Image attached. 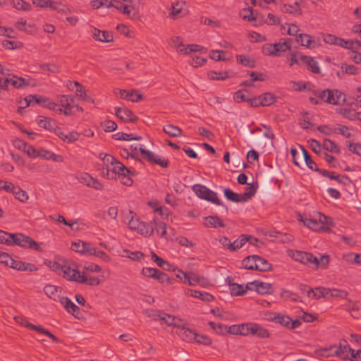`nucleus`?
Masks as SVG:
<instances>
[{"label":"nucleus","instance_id":"nucleus-60","mask_svg":"<svg viewBox=\"0 0 361 361\" xmlns=\"http://www.w3.org/2000/svg\"><path fill=\"white\" fill-rule=\"evenodd\" d=\"M171 45L176 49L177 52L179 53V50H182L185 48L181 39L178 36H174L171 38Z\"/></svg>","mask_w":361,"mask_h":361},{"label":"nucleus","instance_id":"nucleus-64","mask_svg":"<svg viewBox=\"0 0 361 361\" xmlns=\"http://www.w3.org/2000/svg\"><path fill=\"white\" fill-rule=\"evenodd\" d=\"M334 133H339L347 138H349L352 136V134L350 133L348 128L345 126L339 125L337 128L334 129Z\"/></svg>","mask_w":361,"mask_h":361},{"label":"nucleus","instance_id":"nucleus-21","mask_svg":"<svg viewBox=\"0 0 361 361\" xmlns=\"http://www.w3.org/2000/svg\"><path fill=\"white\" fill-rule=\"evenodd\" d=\"M185 2L183 1H177L172 4V11L171 12V15L174 18H180L185 15Z\"/></svg>","mask_w":361,"mask_h":361},{"label":"nucleus","instance_id":"nucleus-47","mask_svg":"<svg viewBox=\"0 0 361 361\" xmlns=\"http://www.w3.org/2000/svg\"><path fill=\"white\" fill-rule=\"evenodd\" d=\"M255 257H256V255H251V256H248V257H245L242 261V265L243 266V267L247 269H251V270L255 269V264L256 263Z\"/></svg>","mask_w":361,"mask_h":361},{"label":"nucleus","instance_id":"nucleus-45","mask_svg":"<svg viewBox=\"0 0 361 361\" xmlns=\"http://www.w3.org/2000/svg\"><path fill=\"white\" fill-rule=\"evenodd\" d=\"M49 7L51 9L56 11L59 13H61L66 14L70 12V9L68 8V6L63 4L61 2H54V1H51V5L49 6Z\"/></svg>","mask_w":361,"mask_h":361},{"label":"nucleus","instance_id":"nucleus-36","mask_svg":"<svg viewBox=\"0 0 361 361\" xmlns=\"http://www.w3.org/2000/svg\"><path fill=\"white\" fill-rule=\"evenodd\" d=\"M59 288L54 285H47L44 288V291L45 294L50 298L53 299L54 300H57L61 297L57 295Z\"/></svg>","mask_w":361,"mask_h":361},{"label":"nucleus","instance_id":"nucleus-59","mask_svg":"<svg viewBox=\"0 0 361 361\" xmlns=\"http://www.w3.org/2000/svg\"><path fill=\"white\" fill-rule=\"evenodd\" d=\"M209 78L211 80H224L228 78L227 73L226 72H214L211 71L208 74Z\"/></svg>","mask_w":361,"mask_h":361},{"label":"nucleus","instance_id":"nucleus-58","mask_svg":"<svg viewBox=\"0 0 361 361\" xmlns=\"http://www.w3.org/2000/svg\"><path fill=\"white\" fill-rule=\"evenodd\" d=\"M253 323H244L240 324L241 336H247L251 335Z\"/></svg>","mask_w":361,"mask_h":361},{"label":"nucleus","instance_id":"nucleus-42","mask_svg":"<svg viewBox=\"0 0 361 361\" xmlns=\"http://www.w3.org/2000/svg\"><path fill=\"white\" fill-rule=\"evenodd\" d=\"M152 260L155 262L158 267L165 269L169 270L171 265L169 262L157 255L154 252H152L151 255Z\"/></svg>","mask_w":361,"mask_h":361},{"label":"nucleus","instance_id":"nucleus-22","mask_svg":"<svg viewBox=\"0 0 361 361\" xmlns=\"http://www.w3.org/2000/svg\"><path fill=\"white\" fill-rule=\"evenodd\" d=\"M251 334L259 338H267L270 336L269 331L257 323H253Z\"/></svg>","mask_w":361,"mask_h":361},{"label":"nucleus","instance_id":"nucleus-3","mask_svg":"<svg viewBox=\"0 0 361 361\" xmlns=\"http://www.w3.org/2000/svg\"><path fill=\"white\" fill-rule=\"evenodd\" d=\"M192 190L200 198L211 202L216 205L224 206L226 210L228 211V207L224 205L222 202L218 198L216 193L206 186L195 184L192 186Z\"/></svg>","mask_w":361,"mask_h":361},{"label":"nucleus","instance_id":"nucleus-51","mask_svg":"<svg viewBox=\"0 0 361 361\" xmlns=\"http://www.w3.org/2000/svg\"><path fill=\"white\" fill-rule=\"evenodd\" d=\"M257 188L253 184H249L245 188V191L242 194L243 198H245V202L251 198L256 192Z\"/></svg>","mask_w":361,"mask_h":361},{"label":"nucleus","instance_id":"nucleus-52","mask_svg":"<svg viewBox=\"0 0 361 361\" xmlns=\"http://www.w3.org/2000/svg\"><path fill=\"white\" fill-rule=\"evenodd\" d=\"M13 194L15 197L22 202H25L29 198L27 193L18 187L13 191Z\"/></svg>","mask_w":361,"mask_h":361},{"label":"nucleus","instance_id":"nucleus-25","mask_svg":"<svg viewBox=\"0 0 361 361\" xmlns=\"http://www.w3.org/2000/svg\"><path fill=\"white\" fill-rule=\"evenodd\" d=\"M329 288H317L315 290L311 288L308 290V297L310 298L319 299L321 298H326L329 296Z\"/></svg>","mask_w":361,"mask_h":361},{"label":"nucleus","instance_id":"nucleus-26","mask_svg":"<svg viewBox=\"0 0 361 361\" xmlns=\"http://www.w3.org/2000/svg\"><path fill=\"white\" fill-rule=\"evenodd\" d=\"M59 301L64 308L72 314H75L79 310V307L67 297L60 298Z\"/></svg>","mask_w":361,"mask_h":361},{"label":"nucleus","instance_id":"nucleus-53","mask_svg":"<svg viewBox=\"0 0 361 361\" xmlns=\"http://www.w3.org/2000/svg\"><path fill=\"white\" fill-rule=\"evenodd\" d=\"M329 295L332 298H345L348 296V293L345 290L330 289L329 288Z\"/></svg>","mask_w":361,"mask_h":361},{"label":"nucleus","instance_id":"nucleus-39","mask_svg":"<svg viewBox=\"0 0 361 361\" xmlns=\"http://www.w3.org/2000/svg\"><path fill=\"white\" fill-rule=\"evenodd\" d=\"M272 321L276 323L280 324L281 325L286 328H289V325L290 324L291 322V319L288 316L278 314L272 318Z\"/></svg>","mask_w":361,"mask_h":361},{"label":"nucleus","instance_id":"nucleus-19","mask_svg":"<svg viewBox=\"0 0 361 361\" xmlns=\"http://www.w3.org/2000/svg\"><path fill=\"white\" fill-rule=\"evenodd\" d=\"M204 225L209 228H224V221L217 216H209L205 217Z\"/></svg>","mask_w":361,"mask_h":361},{"label":"nucleus","instance_id":"nucleus-14","mask_svg":"<svg viewBox=\"0 0 361 361\" xmlns=\"http://www.w3.org/2000/svg\"><path fill=\"white\" fill-rule=\"evenodd\" d=\"M92 35L95 40L102 42H110L114 39L111 32L105 30L102 31L97 28H94Z\"/></svg>","mask_w":361,"mask_h":361},{"label":"nucleus","instance_id":"nucleus-57","mask_svg":"<svg viewBox=\"0 0 361 361\" xmlns=\"http://www.w3.org/2000/svg\"><path fill=\"white\" fill-rule=\"evenodd\" d=\"M104 164L106 166V170L108 171L107 175L109 176V172L110 171V168L113 166V164L116 161V159L110 154H105L102 158Z\"/></svg>","mask_w":361,"mask_h":361},{"label":"nucleus","instance_id":"nucleus-50","mask_svg":"<svg viewBox=\"0 0 361 361\" xmlns=\"http://www.w3.org/2000/svg\"><path fill=\"white\" fill-rule=\"evenodd\" d=\"M194 342L204 345H210L212 343V339L209 336L203 334H199L197 333H196Z\"/></svg>","mask_w":361,"mask_h":361},{"label":"nucleus","instance_id":"nucleus-55","mask_svg":"<svg viewBox=\"0 0 361 361\" xmlns=\"http://www.w3.org/2000/svg\"><path fill=\"white\" fill-rule=\"evenodd\" d=\"M300 55H302L301 53L298 52H291L288 58L289 61V66H293L294 64H301L302 62L300 60Z\"/></svg>","mask_w":361,"mask_h":361},{"label":"nucleus","instance_id":"nucleus-1","mask_svg":"<svg viewBox=\"0 0 361 361\" xmlns=\"http://www.w3.org/2000/svg\"><path fill=\"white\" fill-rule=\"evenodd\" d=\"M26 106H29L32 102L54 111L59 114L71 116L73 114V99L67 95H61L57 102H54L44 96L29 95L25 98Z\"/></svg>","mask_w":361,"mask_h":361},{"label":"nucleus","instance_id":"nucleus-7","mask_svg":"<svg viewBox=\"0 0 361 361\" xmlns=\"http://www.w3.org/2000/svg\"><path fill=\"white\" fill-rule=\"evenodd\" d=\"M326 103L332 105H340L345 102V95L344 93L337 89H329L327 93Z\"/></svg>","mask_w":361,"mask_h":361},{"label":"nucleus","instance_id":"nucleus-31","mask_svg":"<svg viewBox=\"0 0 361 361\" xmlns=\"http://www.w3.org/2000/svg\"><path fill=\"white\" fill-rule=\"evenodd\" d=\"M77 282L79 283L87 284L90 286H97L100 283V280L97 277L89 276L83 274L78 276Z\"/></svg>","mask_w":361,"mask_h":361},{"label":"nucleus","instance_id":"nucleus-20","mask_svg":"<svg viewBox=\"0 0 361 361\" xmlns=\"http://www.w3.org/2000/svg\"><path fill=\"white\" fill-rule=\"evenodd\" d=\"M114 7L121 11L122 13L130 16L132 11L131 8L128 5L123 4L118 0H111L109 4L106 5V8Z\"/></svg>","mask_w":361,"mask_h":361},{"label":"nucleus","instance_id":"nucleus-63","mask_svg":"<svg viewBox=\"0 0 361 361\" xmlns=\"http://www.w3.org/2000/svg\"><path fill=\"white\" fill-rule=\"evenodd\" d=\"M348 147L349 151L361 157V144L348 142Z\"/></svg>","mask_w":361,"mask_h":361},{"label":"nucleus","instance_id":"nucleus-10","mask_svg":"<svg viewBox=\"0 0 361 361\" xmlns=\"http://www.w3.org/2000/svg\"><path fill=\"white\" fill-rule=\"evenodd\" d=\"M350 349V346L347 343V341L345 339H342L339 342V346H332L330 350H334L332 353V355H335L337 357H340L342 359L345 360L348 357V350Z\"/></svg>","mask_w":361,"mask_h":361},{"label":"nucleus","instance_id":"nucleus-34","mask_svg":"<svg viewBox=\"0 0 361 361\" xmlns=\"http://www.w3.org/2000/svg\"><path fill=\"white\" fill-rule=\"evenodd\" d=\"M283 11L298 16H300L302 14L300 4L298 1H295L293 4H284Z\"/></svg>","mask_w":361,"mask_h":361},{"label":"nucleus","instance_id":"nucleus-16","mask_svg":"<svg viewBox=\"0 0 361 361\" xmlns=\"http://www.w3.org/2000/svg\"><path fill=\"white\" fill-rule=\"evenodd\" d=\"M296 42L301 46L309 49L314 48L317 46V42L311 35L307 34H299V36L296 38Z\"/></svg>","mask_w":361,"mask_h":361},{"label":"nucleus","instance_id":"nucleus-24","mask_svg":"<svg viewBox=\"0 0 361 361\" xmlns=\"http://www.w3.org/2000/svg\"><path fill=\"white\" fill-rule=\"evenodd\" d=\"M318 172L323 176L327 177L331 180H335L340 183H345L343 181L344 179L348 180V178L347 176H345V175L341 176V175L336 174L335 172L329 171L325 169H319V171H318Z\"/></svg>","mask_w":361,"mask_h":361},{"label":"nucleus","instance_id":"nucleus-46","mask_svg":"<svg viewBox=\"0 0 361 361\" xmlns=\"http://www.w3.org/2000/svg\"><path fill=\"white\" fill-rule=\"evenodd\" d=\"M32 330L36 331L40 334H43L46 336H47L49 338H50L54 342L58 343L59 342V338L54 336L53 334H51L50 331L47 330L46 329L43 328L41 326H32Z\"/></svg>","mask_w":361,"mask_h":361},{"label":"nucleus","instance_id":"nucleus-30","mask_svg":"<svg viewBox=\"0 0 361 361\" xmlns=\"http://www.w3.org/2000/svg\"><path fill=\"white\" fill-rule=\"evenodd\" d=\"M178 335L180 336L182 340L192 343L194 342V340L195 338L196 332L189 328H187L185 326L180 332L178 334Z\"/></svg>","mask_w":361,"mask_h":361},{"label":"nucleus","instance_id":"nucleus-18","mask_svg":"<svg viewBox=\"0 0 361 361\" xmlns=\"http://www.w3.org/2000/svg\"><path fill=\"white\" fill-rule=\"evenodd\" d=\"M186 294L204 302H210L214 299V297L207 292H202L195 290L189 289L187 290Z\"/></svg>","mask_w":361,"mask_h":361},{"label":"nucleus","instance_id":"nucleus-4","mask_svg":"<svg viewBox=\"0 0 361 361\" xmlns=\"http://www.w3.org/2000/svg\"><path fill=\"white\" fill-rule=\"evenodd\" d=\"M11 245H16L23 247H29L35 250H39V245L31 238L23 233L9 234Z\"/></svg>","mask_w":361,"mask_h":361},{"label":"nucleus","instance_id":"nucleus-38","mask_svg":"<svg viewBox=\"0 0 361 361\" xmlns=\"http://www.w3.org/2000/svg\"><path fill=\"white\" fill-rule=\"evenodd\" d=\"M304 159L305 161V163L307 166L312 171H319V169L317 167V165L316 163L312 159L311 156L308 153V152L304 148L301 147Z\"/></svg>","mask_w":361,"mask_h":361},{"label":"nucleus","instance_id":"nucleus-40","mask_svg":"<svg viewBox=\"0 0 361 361\" xmlns=\"http://www.w3.org/2000/svg\"><path fill=\"white\" fill-rule=\"evenodd\" d=\"M262 106H268L276 102V97L270 92H266L260 95Z\"/></svg>","mask_w":361,"mask_h":361},{"label":"nucleus","instance_id":"nucleus-23","mask_svg":"<svg viewBox=\"0 0 361 361\" xmlns=\"http://www.w3.org/2000/svg\"><path fill=\"white\" fill-rule=\"evenodd\" d=\"M136 231L139 234L145 237L152 235L154 233V226L152 225V221L150 223L141 221L139 224V228Z\"/></svg>","mask_w":361,"mask_h":361},{"label":"nucleus","instance_id":"nucleus-8","mask_svg":"<svg viewBox=\"0 0 361 361\" xmlns=\"http://www.w3.org/2000/svg\"><path fill=\"white\" fill-rule=\"evenodd\" d=\"M116 116L124 122L135 123L138 118L133 113V111L127 108L116 107Z\"/></svg>","mask_w":361,"mask_h":361},{"label":"nucleus","instance_id":"nucleus-48","mask_svg":"<svg viewBox=\"0 0 361 361\" xmlns=\"http://www.w3.org/2000/svg\"><path fill=\"white\" fill-rule=\"evenodd\" d=\"M114 137H115V139L119 140H140L142 139L140 136L134 137L133 134H128L125 133H118L114 135Z\"/></svg>","mask_w":361,"mask_h":361},{"label":"nucleus","instance_id":"nucleus-54","mask_svg":"<svg viewBox=\"0 0 361 361\" xmlns=\"http://www.w3.org/2000/svg\"><path fill=\"white\" fill-rule=\"evenodd\" d=\"M155 279H157L161 283H171V279L169 275L166 273H164L158 269L157 274H156Z\"/></svg>","mask_w":361,"mask_h":361},{"label":"nucleus","instance_id":"nucleus-43","mask_svg":"<svg viewBox=\"0 0 361 361\" xmlns=\"http://www.w3.org/2000/svg\"><path fill=\"white\" fill-rule=\"evenodd\" d=\"M250 238V236L241 235L238 239L232 243L231 251H234L242 247L246 242L249 241Z\"/></svg>","mask_w":361,"mask_h":361},{"label":"nucleus","instance_id":"nucleus-44","mask_svg":"<svg viewBox=\"0 0 361 361\" xmlns=\"http://www.w3.org/2000/svg\"><path fill=\"white\" fill-rule=\"evenodd\" d=\"M11 5L16 9L20 11H29L31 8L30 4L23 0H12Z\"/></svg>","mask_w":361,"mask_h":361},{"label":"nucleus","instance_id":"nucleus-28","mask_svg":"<svg viewBox=\"0 0 361 361\" xmlns=\"http://www.w3.org/2000/svg\"><path fill=\"white\" fill-rule=\"evenodd\" d=\"M255 259V270H258L260 271H267L271 269V264L269 262H268V261L266 260L265 259L262 258L258 255H256Z\"/></svg>","mask_w":361,"mask_h":361},{"label":"nucleus","instance_id":"nucleus-13","mask_svg":"<svg viewBox=\"0 0 361 361\" xmlns=\"http://www.w3.org/2000/svg\"><path fill=\"white\" fill-rule=\"evenodd\" d=\"M300 60L302 63L307 65L308 69L314 73H319L320 68L317 61L313 57L307 56L305 55H300Z\"/></svg>","mask_w":361,"mask_h":361},{"label":"nucleus","instance_id":"nucleus-32","mask_svg":"<svg viewBox=\"0 0 361 361\" xmlns=\"http://www.w3.org/2000/svg\"><path fill=\"white\" fill-rule=\"evenodd\" d=\"M164 132L172 137H179L182 134V130L172 124H167L163 127Z\"/></svg>","mask_w":361,"mask_h":361},{"label":"nucleus","instance_id":"nucleus-6","mask_svg":"<svg viewBox=\"0 0 361 361\" xmlns=\"http://www.w3.org/2000/svg\"><path fill=\"white\" fill-rule=\"evenodd\" d=\"M301 221L303 222L304 225L309 228L312 231H318L319 230H325L326 227L324 224H328L330 219L326 216L319 214V221L309 218L302 219Z\"/></svg>","mask_w":361,"mask_h":361},{"label":"nucleus","instance_id":"nucleus-61","mask_svg":"<svg viewBox=\"0 0 361 361\" xmlns=\"http://www.w3.org/2000/svg\"><path fill=\"white\" fill-rule=\"evenodd\" d=\"M341 69L343 72L349 75H356L358 73L357 68L354 65L343 63L341 66Z\"/></svg>","mask_w":361,"mask_h":361},{"label":"nucleus","instance_id":"nucleus-41","mask_svg":"<svg viewBox=\"0 0 361 361\" xmlns=\"http://www.w3.org/2000/svg\"><path fill=\"white\" fill-rule=\"evenodd\" d=\"M229 288L232 295H242L246 293L247 290H249L247 286L244 288L242 285L237 283H230Z\"/></svg>","mask_w":361,"mask_h":361},{"label":"nucleus","instance_id":"nucleus-35","mask_svg":"<svg viewBox=\"0 0 361 361\" xmlns=\"http://www.w3.org/2000/svg\"><path fill=\"white\" fill-rule=\"evenodd\" d=\"M322 147L325 150L331 152H340V148L338 147V146L335 143V142L330 139L326 138L323 140Z\"/></svg>","mask_w":361,"mask_h":361},{"label":"nucleus","instance_id":"nucleus-5","mask_svg":"<svg viewBox=\"0 0 361 361\" xmlns=\"http://www.w3.org/2000/svg\"><path fill=\"white\" fill-rule=\"evenodd\" d=\"M32 79L18 77L14 75L8 79L4 78V84L1 85V87L4 90H7L8 89V85L11 84L13 87L19 89L32 85Z\"/></svg>","mask_w":361,"mask_h":361},{"label":"nucleus","instance_id":"nucleus-33","mask_svg":"<svg viewBox=\"0 0 361 361\" xmlns=\"http://www.w3.org/2000/svg\"><path fill=\"white\" fill-rule=\"evenodd\" d=\"M152 224L154 225V230H156L157 234L160 235L161 238H167L166 237V224L160 221H157L156 219H153Z\"/></svg>","mask_w":361,"mask_h":361},{"label":"nucleus","instance_id":"nucleus-12","mask_svg":"<svg viewBox=\"0 0 361 361\" xmlns=\"http://www.w3.org/2000/svg\"><path fill=\"white\" fill-rule=\"evenodd\" d=\"M120 97L122 99L128 100L133 102H137L142 100V95L136 90L127 91L126 90H119Z\"/></svg>","mask_w":361,"mask_h":361},{"label":"nucleus","instance_id":"nucleus-37","mask_svg":"<svg viewBox=\"0 0 361 361\" xmlns=\"http://www.w3.org/2000/svg\"><path fill=\"white\" fill-rule=\"evenodd\" d=\"M181 274L184 276V283H188L190 286H195L197 284L200 278V276L197 274L193 272L187 273L183 271H181Z\"/></svg>","mask_w":361,"mask_h":361},{"label":"nucleus","instance_id":"nucleus-56","mask_svg":"<svg viewBox=\"0 0 361 361\" xmlns=\"http://www.w3.org/2000/svg\"><path fill=\"white\" fill-rule=\"evenodd\" d=\"M337 111L348 119L354 120L356 118V114L353 113L352 111L349 109L341 108Z\"/></svg>","mask_w":361,"mask_h":361},{"label":"nucleus","instance_id":"nucleus-49","mask_svg":"<svg viewBox=\"0 0 361 361\" xmlns=\"http://www.w3.org/2000/svg\"><path fill=\"white\" fill-rule=\"evenodd\" d=\"M237 61L243 64L245 66L248 67H254L255 66V60L251 59L249 56H244V55H238L236 56Z\"/></svg>","mask_w":361,"mask_h":361},{"label":"nucleus","instance_id":"nucleus-17","mask_svg":"<svg viewBox=\"0 0 361 361\" xmlns=\"http://www.w3.org/2000/svg\"><path fill=\"white\" fill-rule=\"evenodd\" d=\"M110 171H111L115 174H118L119 177L121 176H126L132 174L130 170L126 167L123 164L118 160H116V161L110 168Z\"/></svg>","mask_w":361,"mask_h":361},{"label":"nucleus","instance_id":"nucleus-11","mask_svg":"<svg viewBox=\"0 0 361 361\" xmlns=\"http://www.w3.org/2000/svg\"><path fill=\"white\" fill-rule=\"evenodd\" d=\"M247 288L254 290L260 294L268 293L271 288V284L259 281H254L247 285Z\"/></svg>","mask_w":361,"mask_h":361},{"label":"nucleus","instance_id":"nucleus-2","mask_svg":"<svg viewBox=\"0 0 361 361\" xmlns=\"http://www.w3.org/2000/svg\"><path fill=\"white\" fill-rule=\"evenodd\" d=\"M292 40L290 39L281 38L278 42L264 44L262 47V53L265 56L280 57L285 52L291 49Z\"/></svg>","mask_w":361,"mask_h":361},{"label":"nucleus","instance_id":"nucleus-15","mask_svg":"<svg viewBox=\"0 0 361 361\" xmlns=\"http://www.w3.org/2000/svg\"><path fill=\"white\" fill-rule=\"evenodd\" d=\"M60 276H62L67 280L77 282V280L79 279L78 276H80V273L77 269L71 268L69 265L64 264Z\"/></svg>","mask_w":361,"mask_h":361},{"label":"nucleus","instance_id":"nucleus-62","mask_svg":"<svg viewBox=\"0 0 361 361\" xmlns=\"http://www.w3.org/2000/svg\"><path fill=\"white\" fill-rule=\"evenodd\" d=\"M24 263L25 262L22 261L15 260L11 258V261L10 262L8 267L17 271H24Z\"/></svg>","mask_w":361,"mask_h":361},{"label":"nucleus","instance_id":"nucleus-29","mask_svg":"<svg viewBox=\"0 0 361 361\" xmlns=\"http://www.w3.org/2000/svg\"><path fill=\"white\" fill-rule=\"evenodd\" d=\"M224 192L226 198L231 202H245V198H243L242 194L235 193L230 188H225Z\"/></svg>","mask_w":361,"mask_h":361},{"label":"nucleus","instance_id":"nucleus-27","mask_svg":"<svg viewBox=\"0 0 361 361\" xmlns=\"http://www.w3.org/2000/svg\"><path fill=\"white\" fill-rule=\"evenodd\" d=\"M37 122L40 127L48 130H52L55 128V121L44 116H39Z\"/></svg>","mask_w":361,"mask_h":361},{"label":"nucleus","instance_id":"nucleus-9","mask_svg":"<svg viewBox=\"0 0 361 361\" xmlns=\"http://www.w3.org/2000/svg\"><path fill=\"white\" fill-rule=\"evenodd\" d=\"M293 257L295 261L305 264L312 265V263L317 262V257L309 252L296 251L293 253Z\"/></svg>","mask_w":361,"mask_h":361}]
</instances>
